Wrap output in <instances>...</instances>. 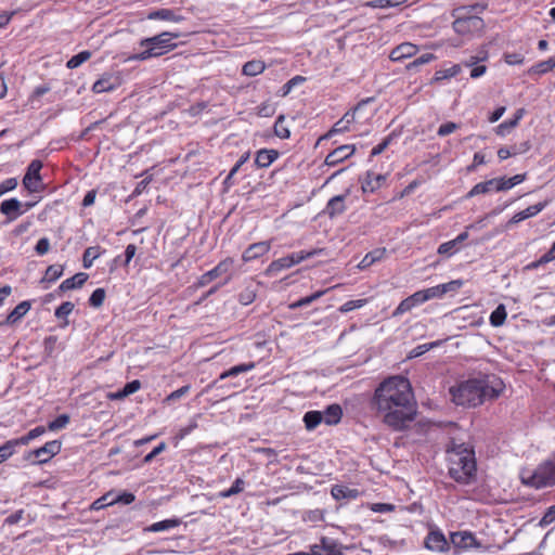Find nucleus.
<instances>
[{
    "label": "nucleus",
    "mask_w": 555,
    "mask_h": 555,
    "mask_svg": "<svg viewBox=\"0 0 555 555\" xmlns=\"http://www.w3.org/2000/svg\"><path fill=\"white\" fill-rule=\"evenodd\" d=\"M372 406L388 427L397 431L408 428L416 415L409 379L396 375L383 380L374 391Z\"/></svg>",
    "instance_id": "nucleus-1"
},
{
    "label": "nucleus",
    "mask_w": 555,
    "mask_h": 555,
    "mask_svg": "<svg viewBox=\"0 0 555 555\" xmlns=\"http://www.w3.org/2000/svg\"><path fill=\"white\" fill-rule=\"evenodd\" d=\"M504 388L505 385L500 377L487 375L462 382L456 387H452L450 392L455 404L475 408L486 400L499 398Z\"/></svg>",
    "instance_id": "nucleus-2"
},
{
    "label": "nucleus",
    "mask_w": 555,
    "mask_h": 555,
    "mask_svg": "<svg viewBox=\"0 0 555 555\" xmlns=\"http://www.w3.org/2000/svg\"><path fill=\"white\" fill-rule=\"evenodd\" d=\"M449 476L461 485H468L476 478L477 464L472 446L452 439L447 448Z\"/></svg>",
    "instance_id": "nucleus-3"
},
{
    "label": "nucleus",
    "mask_w": 555,
    "mask_h": 555,
    "mask_svg": "<svg viewBox=\"0 0 555 555\" xmlns=\"http://www.w3.org/2000/svg\"><path fill=\"white\" fill-rule=\"evenodd\" d=\"M179 37L177 33L164 31L159 35L144 38L140 41V47L145 48L140 53L129 55L126 61H146L152 57L162 56L172 51L177 44L173 42Z\"/></svg>",
    "instance_id": "nucleus-4"
},
{
    "label": "nucleus",
    "mask_w": 555,
    "mask_h": 555,
    "mask_svg": "<svg viewBox=\"0 0 555 555\" xmlns=\"http://www.w3.org/2000/svg\"><path fill=\"white\" fill-rule=\"evenodd\" d=\"M485 9L486 5L479 3L456 9L453 22L454 31L463 36L480 34L485 28V22L481 17L472 14V12L480 13Z\"/></svg>",
    "instance_id": "nucleus-5"
},
{
    "label": "nucleus",
    "mask_w": 555,
    "mask_h": 555,
    "mask_svg": "<svg viewBox=\"0 0 555 555\" xmlns=\"http://www.w3.org/2000/svg\"><path fill=\"white\" fill-rule=\"evenodd\" d=\"M323 253V249L322 248H314V249H311L309 251H298V253H293L291 255H287L285 257H282L280 259H276L274 261H272L268 268L266 269V274L268 276H274L276 275L280 271L284 270V269H289L292 268L293 266L297 264V263H300L301 261L306 260V259H309V258H312L317 255H320Z\"/></svg>",
    "instance_id": "nucleus-6"
},
{
    "label": "nucleus",
    "mask_w": 555,
    "mask_h": 555,
    "mask_svg": "<svg viewBox=\"0 0 555 555\" xmlns=\"http://www.w3.org/2000/svg\"><path fill=\"white\" fill-rule=\"evenodd\" d=\"M61 448V441L51 440L48 441L43 447L30 451L26 459L33 461L34 464H44L49 462L53 456L59 454Z\"/></svg>",
    "instance_id": "nucleus-7"
},
{
    "label": "nucleus",
    "mask_w": 555,
    "mask_h": 555,
    "mask_svg": "<svg viewBox=\"0 0 555 555\" xmlns=\"http://www.w3.org/2000/svg\"><path fill=\"white\" fill-rule=\"evenodd\" d=\"M42 168V163L39 159H34L28 165L27 172L23 178V185L30 193L39 191V184L41 182L40 170Z\"/></svg>",
    "instance_id": "nucleus-8"
},
{
    "label": "nucleus",
    "mask_w": 555,
    "mask_h": 555,
    "mask_svg": "<svg viewBox=\"0 0 555 555\" xmlns=\"http://www.w3.org/2000/svg\"><path fill=\"white\" fill-rule=\"evenodd\" d=\"M424 546L430 552H447L450 548L449 542L443 532L438 529H431L425 540Z\"/></svg>",
    "instance_id": "nucleus-9"
},
{
    "label": "nucleus",
    "mask_w": 555,
    "mask_h": 555,
    "mask_svg": "<svg viewBox=\"0 0 555 555\" xmlns=\"http://www.w3.org/2000/svg\"><path fill=\"white\" fill-rule=\"evenodd\" d=\"M450 541L455 550L480 548L482 545L470 531L451 532Z\"/></svg>",
    "instance_id": "nucleus-10"
},
{
    "label": "nucleus",
    "mask_w": 555,
    "mask_h": 555,
    "mask_svg": "<svg viewBox=\"0 0 555 555\" xmlns=\"http://www.w3.org/2000/svg\"><path fill=\"white\" fill-rule=\"evenodd\" d=\"M121 83L120 77L114 73H104L92 86L94 93L111 92Z\"/></svg>",
    "instance_id": "nucleus-11"
},
{
    "label": "nucleus",
    "mask_w": 555,
    "mask_h": 555,
    "mask_svg": "<svg viewBox=\"0 0 555 555\" xmlns=\"http://www.w3.org/2000/svg\"><path fill=\"white\" fill-rule=\"evenodd\" d=\"M548 205V201H543L538 204L531 205L526 209L515 214L505 224L506 229H509L514 224H517L526 219L537 216L540 214L546 206Z\"/></svg>",
    "instance_id": "nucleus-12"
},
{
    "label": "nucleus",
    "mask_w": 555,
    "mask_h": 555,
    "mask_svg": "<svg viewBox=\"0 0 555 555\" xmlns=\"http://www.w3.org/2000/svg\"><path fill=\"white\" fill-rule=\"evenodd\" d=\"M22 208L23 203L15 197L4 199L0 204V212L8 218L9 222L16 220L20 216L24 214Z\"/></svg>",
    "instance_id": "nucleus-13"
},
{
    "label": "nucleus",
    "mask_w": 555,
    "mask_h": 555,
    "mask_svg": "<svg viewBox=\"0 0 555 555\" xmlns=\"http://www.w3.org/2000/svg\"><path fill=\"white\" fill-rule=\"evenodd\" d=\"M356 146L353 144L340 145L332 151L325 158V165L336 166L353 155Z\"/></svg>",
    "instance_id": "nucleus-14"
},
{
    "label": "nucleus",
    "mask_w": 555,
    "mask_h": 555,
    "mask_svg": "<svg viewBox=\"0 0 555 555\" xmlns=\"http://www.w3.org/2000/svg\"><path fill=\"white\" fill-rule=\"evenodd\" d=\"M330 548L328 551L332 553L330 555H344V546L338 543L337 541L330 539L327 537H323V546ZM319 547L317 546H310L309 552H296V553H289L287 555H320Z\"/></svg>",
    "instance_id": "nucleus-15"
},
{
    "label": "nucleus",
    "mask_w": 555,
    "mask_h": 555,
    "mask_svg": "<svg viewBox=\"0 0 555 555\" xmlns=\"http://www.w3.org/2000/svg\"><path fill=\"white\" fill-rule=\"evenodd\" d=\"M347 196L348 193L332 197L325 206L324 214L327 215L331 219L343 215L347 209L345 204Z\"/></svg>",
    "instance_id": "nucleus-16"
},
{
    "label": "nucleus",
    "mask_w": 555,
    "mask_h": 555,
    "mask_svg": "<svg viewBox=\"0 0 555 555\" xmlns=\"http://www.w3.org/2000/svg\"><path fill=\"white\" fill-rule=\"evenodd\" d=\"M270 247H271V245H270V242H268V241L254 243L245 249L242 258L245 262L255 260V259L261 257L262 255L267 254L270 250Z\"/></svg>",
    "instance_id": "nucleus-17"
},
{
    "label": "nucleus",
    "mask_w": 555,
    "mask_h": 555,
    "mask_svg": "<svg viewBox=\"0 0 555 555\" xmlns=\"http://www.w3.org/2000/svg\"><path fill=\"white\" fill-rule=\"evenodd\" d=\"M418 51L417 46L411 43V42H403L392 49L390 52V60L395 62H399L409 57L414 56Z\"/></svg>",
    "instance_id": "nucleus-18"
},
{
    "label": "nucleus",
    "mask_w": 555,
    "mask_h": 555,
    "mask_svg": "<svg viewBox=\"0 0 555 555\" xmlns=\"http://www.w3.org/2000/svg\"><path fill=\"white\" fill-rule=\"evenodd\" d=\"M491 191L500 192L499 190V178L489 179L483 182H479L473 186V189L466 194V198H472L480 194H487Z\"/></svg>",
    "instance_id": "nucleus-19"
},
{
    "label": "nucleus",
    "mask_w": 555,
    "mask_h": 555,
    "mask_svg": "<svg viewBox=\"0 0 555 555\" xmlns=\"http://www.w3.org/2000/svg\"><path fill=\"white\" fill-rule=\"evenodd\" d=\"M147 18L149 20H163V21H169V22H175V23H179L184 20V17L181 14H179L177 11L170 10V9H159V10L151 11L147 14Z\"/></svg>",
    "instance_id": "nucleus-20"
},
{
    "label": "nucleus",
    "mask_w": 555,
    "mask_h": 555,
    "mask_svg": "<svg viewBox=\"0 0 555 555\" xmlns=\"http://www.w3.org/2000/svg\"><path fill=\"white\" fill-rule=\"evenodd\" d=\"M88 274L83 272L76 273L69 279L64 280L60 286L59 292L64 293L70 289L79 288L81 287L86 281L88 280Z\"/></svg>",
    "instance_id": "nucleus-21"
},
{
    "label": "nucleus",
    "mask_w": 555,
    "mask_h": 555,
    "mask_svg": "<svg viewBox=\"0 0 555 555\" xmlns=\"http://www.w3.org/2000/svg\"><path fill=\"white\" fill-rule=\"evenodd\" d=\"M279 157V152L275 150H259L256 154L255 165L259 168L269 167Z\"/></svg>",
    "instance_id": "nucleus-22"
},
{
    "label": "nucleus",
    "mask_w": 555,
    "mask_h": 555,
    "mask_svg": "<svg viewBox=\"0 0 555 555\" xmlns=\"http://www.w3.org/2000/svg\"><path fill=\"white\" fill-rule=\"evenodd\" d=\"M323 422L326 425H336L340 422L343 416V409L339 404L334 403L328 405L323 412Z\"/></svg>",
    "instance_id": "nucleus-23"
},
{
    "label": "nucleus",
    "mask_w": 555,
    "mask_h": 555,
    "mask_svg": "<svg viewBox=\"0 0 555 555\" xmlns=\"http://www.w3.org/2000/svg\"><path fill=\"white\" fill-rule=\"evenodd\" d=\"M234 264V261L232 258H225L224 260L220 261L214 269L207 271V278H210L211 281L230 273Z\"/></svg>",
    "instance_id": "nucleus-24"
},
{
    "label": "nucleus",
    "mask_w": 555,
    "mask_h": 555,
    "mask_svg": "<svg viewBox=\"0 0 555 555\" xmlns=\"http://www.w3.org/2000/svg\"><path fill=\"white\" fill-rule=\"evenodd\" d=\"M30 301L24 300L20 302L7 317L5 324H14L18 322L29 310Z\"/></svg>",
    "instance_id": "nucleus-25"
},
{
    "label": "nucleus",
    "mask_w": 555,
    "mask_h": 555,
    "mask_svg": "<svg viewBox=\"0 0 555 555\" xmlns=\"http://www.w3.org/2000/svg\"><path fill=\"white\" fill-rule=\"evenodd\" d=\"M386 249L385 248H376L370 253H367L363 259L359 262L358 268L361 270H364L372 264H374L376 261H379L385 256Z\"/></svg>",
    "instance_id": "nucleus-26"
},
{
    "label": "nucleus",
    "mask_w": 555,
    "mask_h": 555,
    "mask_svg": "<svg viewBox=\"0 0 555 555\" xmlns=\"http://www.w3.org/2000/svg\"><path fill=\"white\" fill-rule=\"evenodd\" d=\"M302 421L307 430H314L323 422V413L315 410L308 411L305 413Z\"/></svg>",
    "instance_id": "nucleus-27"
},
{
    "label": "nucleus",
    "mask_w": 555,
    "mask_h": 555,
    "mask_svg": "<svg viewBox=\"0 0 555 555\" xmlns=\"http://www.w3.org/2000/svg\"><path fill=\"white\" fill-rule=\"evenodd\" d=\"M255 367V364L253 362L249 363H242L235 366H232L231 369L224 371L220 374L219 378L216 380L218 383L219 380H222L228 377H235L242 373H246L251 371Z\"/></svg>",
    "instance_id": "nucleus-28"
},
{
    "label": "nucleus",
    "mask_w": 555,
    "mask_h": 555,
    "mask_svg": "<svg viewBox=\"0 0 555 555\" xmlns=\"http://www.w3.org/2000/svg\"><path fill=\"white\" fill-rule=\"evenodd\" d=\"M385 177L383 175H376L374 172H367L366 178L362 184V189L364 192H374L378 189L382 183L385 181Z\"/></svg>",
    "instance_id": "nucleus-29"
},
{
    "label": "nucleus",
    "mask_w": 555,
    "mask_h": 555,
    "mask_svg": "<svg viewBox=\"0 0 555 555\" xmlns=\"http://www.w3.org/2000/svg\"><path fill=\"white\" fill-rule=\"evenodd\" d=\"M462 70V66L460 64H454L448 68L439 69L435 73L433 78V82H439L446 79H450L459 75Z\"/></svg>",
    "instance_id": "nucleus-30"
},
{
    "label": "nucleus",
    "mask_w": 555,
    "mask_h": 555,
    "mask_svg": "<svg viewBox=\"0 0 555 555\" xmlns=\"http://www.w3.org/2000/svg\"><path fill=\"white\" fill-rule=\"evenodd\" d=\"M526 180V173L515 175L511 178L499 177V190L507 191Z\"/></svg>",
    "instance_id": "nucleus-31"
},
{
    "label": "nucleus",
    "mask_w": 555,
    "mask_h": 555,
    "mask_svg": "<svg viewBox=\"0 0 555 555\" xmlns=\"http://www.w3.org/2000/svg\"><path fill=\"white\" fill-rule=\"evenodd\" d=\"M266 68V65L260 60L248 61L244 64L242 73L246 76L254 77L261 74Z\"/></svg>",
    "instance_id": "nucleus-32"
},
{
    "label": "nucleus",
    "mask_w": 555,
    "mask_h": 555,
    "mask_svg": "<svg viewBox=\"0 0 555 555\" xmlns=\"http://www.w3.org/2000/svg\"><path fill=\"white\" fill-rule=\"evenodd\" d=\"M555 67V56L550 57L546 61H541L533 66H531L528 70V74H537V75H543L548 73Z\"/></svg>",
    "instance_id": "nucleus-33"
},
{
    "label": "nucleus",
    "mask_w": 555,
    "mask_h": 555,
    "mask_svg": "<svg viewBox=\"0 0 555 555\" xmlns=\"http://www.w3.org/2000/svg\"><path fill=\"white\" fill-rule=\"evenodd\" d=\"M180 524H181L180 519H165V520L152 524L145 530L150 531V532H160V531H166L171 528L178 527Z\"/></svg>",
    "instance_id": "nucleus-34"
},
{
    "label": "nucleus",
    "mask_w": 555,
    "mask_h": 555,
    "mask_svg": "<svg viewBox=\"0 0 555 555\" xmlns=\"http://www.w3.org/2000/svg\"><path fill=\"white\" fill-rule=\"evenodd\" d=\"M332 495L336 500L351 499V498L354 499L358 495V491L356 489H350L345 486L336 485L332 488Z\"/></svg>",
    "instance_id": "nucleus-35"
},
{
    "label": "nucleus",
    "mask_w": 555,
    "mask_h": 555,
    "mask_svg": "<svg viewBox=\"0 0 555 555\" xmlns=\"http://www.w3.org/2000/svg\"><path fill=\"white\" fill-rule=\"evenodd\" d=\"M507 313L504 305H499L490 314V324L499 327L504 324Z\"/></svg>",
    "instance_id": "nucleus-36"
},
{
    "label": "nucleus",
    "mask_w": 555,
    "mask_h": 555,
    "mask_svg": "<svg viewBox=\"0 0 555 555\" xmlns=\"http://www.w3.org/2000/svg\"><path fill=\"white\" fill-rule=\"evenodd\" d=\"M46 430H47L46 427L37 426V427L33 428L31 430H29L25 436L15 439V441L17 442L18 447L20 446H26L31 440H34V439L38 438L39 436L43 435L46 433Z\"/></svg>",
    "instance_id": "nucleus-37"
},
{
    "label": "nucleus",
    "mask_w": 555,
    "mask_h": 555,
    "mask_svg": "<svg viewBox=\"0 0 555 555\" xmlns=\"http://www.w3.org/2000/svg\"><path fill=\"white\" fill-rule=\"evenodd\" d=\"M244 487L245 480L242 478H236L229 489L220 491L218 495L222 499L230 498L241 493L244 490Z\"/></svg>",
    "instance_id": "nucleus-38"
},
{
    "label": "nucleus",
    "mask_w": 555,
    "mask_h": 555,
    "mask_svg": "<svg viewBox=\"0 0 555 555\" xmlns=\"http://www.w3.org/2000/svg\"><path fill=\"white\" fill-rule=\"evenodd\" d=\"M285 116L280 115L274 122V134L280 139H288L291 137L289 129L285 126Z\"/></svg>",
    "instance_id": "nucleus-39"
},
{
    "label": "nucleus",
    "mask_w": 555,
    "mask_h": 555,
    "mask_svg": "<svg viewBox=\"0 0 555 555\" xmlns=\"http://www.w3.org/2000/svg\"><path fill=\"white\" fill-rule=\"evenodd\" d=\"M18 444L15 439H11L0 446V464L10 459L15 453Z\"/></svg>",
    "instance_id": "nucleus-40"
},
{
    "label": "nucleus",
    "mask_w": 555,
    "mask_h": 555,
    "mask_svg": "<svg viewBox=\"0 0 555 555\" xmlns=\"http://www.w3.org/2000/svg\"><path fill=\"white\" fill-rule=\"evenodd\" d=\"M91 57V52L88 50L81 51L78 54L72 56L67 63L66 66L69 69H74L79 67L81 64H83L86 61H88Z\"/></svg>",
    "instance_id": "nucleus-41"
},
{
    "label": "nucleus",
    "mask_w": 555,
    "mask_h": 555,
    "mask_svg": "<svg viewBox=\"0 0 555 555\" xmlns=\"http://www.w3.org/2000/svg\"><path fill=\"white\" fill-rule=\"evenodd\" d=\"M331 288H327V289H324V291H318L315 293H313L312 295L310 296H307V297H304V298H300L299 300H297L296 302L292 304L291 305V308L295 309V308H300V307H305V306H308L310 305L311 302H313L314 300L321 298L324 294H326Z\"/></svg>",
    "instance_id": "nucleus-42"
},
{
    "label": "nucleus",
    "mask_w": 555,
    "mask_h": 555,
    "mask_svg": "<svg viewBox=\"0 0 555 555\" xmlns=\"http://www.w3.org/2000/svg\"><path fill=\"white\" fill-rule=\"evenodd\" d=\"M63 271H64V268L61 264H51V266H49L47 268V270H46V273H44V276L42 279V282L43 281H47V282H54V281H56L59 278L62 276Z\"/></svg>",
    "instance_id": "nucleus-43"
},
{
    "label": "nucleus",
    "mask_w": 555,
    "mask_h": 555,
    "mask_svg": "<svg viewBox=\"0 0 555 555\" xmlns=\"http://www.w3.org/2000/svg\"><path fill=\"white\" fill-rule=\"evenodd\" d=\"M100 256V247L99 246H91L88 247L82 257L83 267L90 268L93 263V261Z\"/></svg>",
    "instance_id": "nucleus-44"
},
{
    "label": "nucleus",
    "mask_w": 555,
    "mask_h": 555,
    "mask_svg": "<svg viewBox=\"0 0 555 555\" xmlns=\"http://www.w3.org/2000/svg\"><path fill=\"white\" fill-rule=\"evenodd\" d=\"M433 60H435V55L433 53L422 54L421 56L416 57L414 61L410 62L406 65V69L408 70H417L420 66L428 64Z\"/></svg>",
    "instance_id": "nucleus-45"
},
{
    "label": "nucleus",
    "mask_w": 555,
    "mask_h": 555,
    "mask_svg": "<svg viewBox=\"0 0 555 555\" xmlns=\"http://www.w3.org/2000/svg\"><path fill=\"white\" fill-rule=\"evenodd\" d=\"M349 128L350 126L347 124V119L340 118L338 121L334 124L332 129L325 135L320 138V140L328 139L336 133H344L348 131Z\"/></svg>",
    "instance_id": "nucleus-46"
},
{
    "label": "nucleus",
    "mask_w": 555,
    "mask_h": 555,
    "mask_svg": "<svg viewBox=\"0 0 555 555\" xmlns=\"http://www.w3.org/2000/svg\"><path fill=\"white\" fill-rule=\"evenodd\" d=\"M306 80L302 76H295L289 79L279 91L280 96H286L291 93L294 87L302 83Z\"/></svg>",
    "instance_id": "nucleus-47"
},
{
    "label": "nucleus",
    "mask_w": 555,
    "mask_h": 555,
    "mask_svg": "<svg viewBox=\"0 0 555 555\" xmlns=\"http://www.w3.org/2000/svg\"><path fill=\"white\" fill-rule=\"evenodd\" d=\"M69 415L68 414H61L55 420L51 421L48 424V429L51 431H56L60 429H63L67 426L69 423Z\"/></svg>",
    "instance_id": "nucleus-48"
},
{
    "label": "nucleus",
    "mask_w": 555,
    "mask_h": 555,
    "mask_svg": "<svg viewBox=\"0 0 555 555\" xmlns=\"http://www.w3.org/2000/svg\"><path fill=\"white\" fill-rule=\"evenodd\" d=\"M112 498H114L113 491L105 493L92 503L91 508L94 511H100L106 506L113 505L114 503H111Z\"/></svg>",
    "instance_id": "nucleus-49"
},
{
    "label": "nucleus",
    "mask_w": 555,
    "mask_h": 555,
    "mask_svg": "<svg viewBox=\"0 0 555 555\" xmlns=\"http://www.w3.org/2000/svg\"><path fill=\"white\" fill-rule=\"evenodd\" d=\"M105 299L104 288H96L93 291L89 298V305L93 308H99L103 305Z\"/></svg>",
    "instance_id": "nucleus-50"
},
{
    "label": "nucleus",
    "mask_w": 555,
    "mask_h": 555,
    "mask_svg": "<svg viewBox=\"0 0 555 555\" xmlns=\"http://www.w3.org/2000/svg\"><path fill=\"white\" fill-rule=\"evenodd\" d=\"M255 298L256 291L250 286H247L238 294V301L244 306L251 304L255 300Z\"/></svg>",
    "instance_id": "nucleus-51"
},
{
    "label": "nucleus",
    "mask_w": 555,
    "mask_h": 555,
    "mask_svg": "<svg viewBox=\"0 0 555 555\" xmlns=\"http://www.w3.org/2000/svg\"><path fill=\"white\" fill-rule=\"evenodd\" d=\"M75 306L73 302L70 301H65L63 302L61 306H59L56 309H55V312H54V315L57 318V319H64L66 320V318L73 312Z\"/></svg>",
    "instance_id": "nucleus-52"
},
{
    "label": "nucleus",
    "mask_w": 555,
    "mask_h": 555,
    "mask_svg": "<svg viewBox=\"0 0 555 555\" xmlns=\"http://www.w3.org/2000/svg\"><path fill=\"white\" fill-rule=\"evenodd\" d=\"M366 302H367L366 299L349 300V301L345 302L344 305H341L338 310L341 313H347V312H350V311H352L354 309L362 308L363 306H365Z\"/></svg>",
    "instance_id": "nucleus-53"
},
{
    "label": "nucleus",
    "mask_w": 555,
    "mask_h": 555,
    "mask_svg": "<svg viewBox=\"0 0 555 555\" xmlns=\"http://www.w3.org/2000/svg\"><path fill=\"white\" fill-rule=\"evenodd\" d=\"M459 250V245L455 243L454 240H451L449 242H446V243H442L439 247H438V254L439 255H447V256H451L453 255L454 253H456Z\"/></svg>",
    "instance_id": "nucleus-54"
},
{
    "label": "nucleus",
    "mask_w": 555,
    "mask_h": 555,
    "mask_svg": "<svg viewBox=\"0 0 555 555\" xmlns=\"http://www.w3.org/2000/svg\"><path fill=\"white\" fill-rule=\"evenodd\" d=\"M135 500V496L131 492H122L120 494H114V498L111 499V503H120L124 505H129Z\"/></svg>",
    "instance_id": "nucleus-55"
},
{
    "label": "nucleus",
    "mask_w": 555,
    "mask_h": 555,
    "mask_svg": "<svg viewBox=\"0 0 555 555\" xmlns=\"http://www.w3.org/2000/svg\"><path fill=\"white\" fill-rule=\"evenodd\" d=\"M439 344H440L439 341H434V343H429V344L418 345L411 350L410 358L420 357V356L424 354L425 352L429 351L430 349H433L434 347L438 346Z\"/></svg>",
    "instance_id": "nucleus-56"
},
{
    "label": "nucleus",
    "mask_w": 555,
    "mask_h": 555,
    "mask_svg": "<svg viewBox=\"0 0 555 555\" xmlns=\"http://www.w3.org/2000/svg\"><path fill=\"white\" fill-rule=\"evenodd\" d=\"M516 126H517V119L505 120L496 127L495 132L498 135L504 137Z\"/></svg>",
    "instance_id": "nucleus-57"
},
{
    "label": "nucleus",
    "mask_w": 555,
    "mask_h": 555,
    "mask_svg": "<svg viewBox=\"0 0 555 555\" xmlns=\"http://www.w3.org/2000/svg\"><path fill=\"white\" fill-rule=\"evenodd\" d=\"M415 306L413 305V302L409 299V297H406L405 299H403L399 305L398 307L395 309V311L392 312V317H399L405 312H409L411 311Z\"/></svg>",
    "instance_id": "nucleus-58"
},
{
    "label": "nucleus",
    "mask_w": 555,
    "mask_h": 555,
    "mask_svg": "<svg viewBox=\"0 0 555 555\" xmlns=\"http://www.w3.org/2000/svg\"><path fill=\"white\" fill-rule=\"evenodd\" d=\"M423 291L425 293L427 301L430 299H434V298H441L444 295L441 284L423 289Z\"/></svg>",
    "instance_id": "nucleus-59"
},
{
    "label": "nucleus",
    "mask_w": 555,
    "mask_h": 555,
    "mask_svg": "<svg viewBox=\"0 0 555 555\" xmlns=\"http://www.w3.org/2000/svg\"><path fill=\"white\" fill-rule=\"evenodd\" d=\"M17 186L16 178H9L0 183V197L5 193L13 191Z\"/></svg>",
    "instance_id": "nucleus-60"
},
{
    "label": "nucleus",
    "mask_w": 555,
    "mask_h": 555,
    "mask_svg": "<svg viewBox=\"0 0 555 555\" xmlns=\"http://www.w3.org/2000/svg\"><path fill=\"white\" fill-rule=\"evenodd\" d=\"M459 128V125L453 121H448L446 124H442L437 131V134L439 137H446L452 132H454Z\"/></svg>",
    "instance_id": "nucleus-61"
},
{
    "label": "nucleus",
    "mask_w": 555,
    "mask_h": 555,
    "mask_svg": "<svg viewBox=\"0 0 555 555\" xmlns=\"http://www.w3.org/2000/svg\"><path fill=\"white\" fill-rule=\"evenodd\" d=\"M555 520V504L550 506L540 520L541 527H546Z\"/></svg>",
    "instance_id": "nucleus-62"
},
{
    "label": "nucleus",
    "mask_w": 555,
    "mask_h": 555,
    "mask_svg": "<svg viewBox=\"0 0 555 555\" xmlns=\"http://www.w3.org/2000/svg\"><path fill=\"white\" fill-rule=\"evenodd\" d=\"M441 286L443 289V294L455 293L463 286V281L462 280H453L448 283L441 284Z\"/></svg>",
    "instance_id": "nucleus-63"
},
{
    "label": "nucleus",
    "mask_w": 555,
    "mask_h": 555,
    "mask_svg": "<svg viewBox=\"0 0 555 555\" xmlns=\"http://www.w3.org/2000/svg\"><path fill=\"white\" fill-rule=\"evenodd\" d=\"M504 61L508 65H520L524 63L525 57L521 53H505Z\"/></svg>",
    "instance_id": "nucleus-64"
}]
</instances>
